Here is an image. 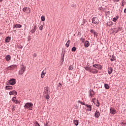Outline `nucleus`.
Wrapping results in <instances>:
<instances>
[{"label": "nucleus", "instance_id": "obj_1", "mask_svg": "<svg viewBox=\"0 0 126 126\" xmlns=\"http://www.w3.org/2000/svg\"><path fill=\"white\" fill-rule=\"evenodd\" d=\"M20 68L18 74L19 75H22V74L25 72V70H26V66H25L23 64H22L20 66Z\"/></svg>", "mask_w": 126, "mask_h": 126}, {"label": "nucleus", "instance_id": "obj_2", "mask_svg": "<svg viewBox=\"0 0 126 126\" xmlns=\"http://www.w3.org/2000/svg\"><path fill=\"white\" fill-rule=\"evenodd\" d=\"M25 110H32L33 109V103L32 102H28L24 105Z\"/></svg>", "mask_w": 126, "mask_h": 126}, {"label": "nucleus", "instance_id": "obj_3", "mask_svg": "<svg viewBox=\"0 0 126 126\" xmlns=\"http://www.w3.org/2000/svg\"><path fill=\"white\" fill-rule=\"evenodd\" d=\"M16 83L15 79H11L8 81L7 85H14Z\"/></svg>", "mask_w": 126, "mask_h": 126}, {"label": "nucleus", "instance_id": "obj_4", "mask_svg": "<svg viewBox=\"0 0 126 126\" xmlns=\"http://www.w3.org/2000/svg\"><path fill=\"white\" fill-rule=\"evenodd\" d=\"M44 96L46 97V99H50V95H49V94L48 93V88H47L44 92Z\"/></svg>", "mask_w": 126, "mask_h": 126}, {"label": "nucleus", "instance_id": "obj_5", "mask_svg": "<svg viewBox=\"0 0 126 126\" xmlns=\"http://www.w3.org/2000/svg\"><path fill=\"white\" fill-rule=\"evenodd\" d=\"M86 70H89L90 72H92V73H94L95 69L93 68L92 67H85Z\"/></svg>", "mask_w": 126, "mask_h": 126}, {"label": "nucleus", "instance_id": "obj_6", "mask_svg": "<svg viewBox=\"0 0 126 126\" xmlns=\"http://www.w3.org/2000/svg\"><path fill=\"white\" fill-rule=\"evenodd\" d=\"M122 29H123L122 27H118V28H114L113 29V30H114L115 33H118V32H119V31H122Z\"/></svg>", "mask_w": 126, "mask_h": 126}, {"label": "nucleus", "instance_id": "obj_7", "mask_svg": "<svg viewBox=\"0 0 126 126\" xmlns=\"http://www.w3.org/2000/svg\"><path fill=\"white\" fill-rule=\"evenodd\" d=\"M23 11L26 13H30L31 12V10L28 7L24 8Z\"/></svg>", "mask_w": 126, "mask_h": 126}, {"label": "nucleus", "instance_id": "obj_8", "mask_svg": "<svg viewBox=\"0 0 126 126\" xmlns=\"http://www.w3.org/2000/svg\"><path fill=\"white\" fill-rule=\"evenodd\" d=\"M116 112L117 110L114 109V108L111 107L110 108V113L111 114V115H115Z\"/></svg>", "mask_w": 126, "mask_h": 126}, {"label": "nucleus", "instance_id": "obj_9", "mask_svg": "<svg viewBox=\"0 0 126 126\" xmlns=\"http://www.w3.org/2000/svg\"><path fill=\"white\" fill-rule=\"evenodd\" d=\"M9 94L16 96V95H17V92H16L15 90H13L9 93Z\"/></svg>", "mask_w": 126, "mask_h": 126}, {"label": "nucleus", "instance_id": "obj_10", "mask_svg": "<svg viewBox=\"0 0 126 126\" xmlns=\"http://www.w3.org/2000/svg\"><path fill=\"white\" fill-rule=\"evenodd\" d=\"M81 105H85L86 106V107H87V108H88V111H91V105H88V104H86L84 102H80Z\"/></svg>", "mask_w": 126, "mask_h": 126}, {"label": "nucleus", "instance_id": "obj_11", "mask_svg": "<svg viewBox=\"0 0 126 126\" xmlns=\"http://www.w3.org/2000/svg\"><path fill=\"white\" fill-rule=\"evenodd\" d=\"M107 70L108 74L110 75L112 74V73H113V70H114V69H113V68L112 67H110L108 68Z\"/></svg>", "mask_w": 126, "mask_h": 126}, {"label": "nucleus", "instance_id": "obj_12", "mask_svg": "<svg viewBox=\"0 0 126 126\" xmlns=\"http://www.w3.org/2000/svg\"><path fill=\"white\" fill-rule=\"evenodd\" d=\"M16 66V65H12L10 66L7 67V69H8L9 70H11L12 69H14V68H15Z\"/></svg>", "mask_w": 126, "mask_h": 126}, {"label": "nucleus", "instance_id": "obj_13", "mask_svg": "<svg viewBox=\"0 0 126 126\" xmlns=\"http://www.w3.org/2000/svg\"><path fill=\"white\" fill-rule=\"evenodd\" d=\"M5 90H12L13 88L11 86H6L5 87Z\"/></svg>", "mask_w": 126, "mask_h": 126}, {"label": "nucleus", "instance_id": "obj_14", "mask_svg": "<svg viewBox=\"0 0 126 126\" xmlns=\"http://www.w3.org/2000/svg\"><path fill=\"white\" fill-rule=\"evenodd\" d=\"M22 27V26L20 24H16L14 25L13 28H21Z\"/></svg>", "mask_w": 126, "mask_h": 126}, {"label": "nucleus", "instance_id": "obj_15", "mask_svg": "<svg viewBox=\"0 0 126 126\" xmlns=\"http://www.w3.org/2000/svg\"><path fill=\"white\" fill-rule=\"evenodd\" d=\"M95 68H97V69H102V66L100 64H95Z\"/></svg>", "mask_w": 126, "mask_h": 126}, {"label": "nucleus", "instance_id": "obj_16", "mask_svg": "<svg viewBox=\"0 0 126 126\" xmlns=\"http://www.w3.org/2000/svg\"><path fill=\"white\" fill-rule=\"evenodd\" d=\"M46 71L45 70H43L41 74V78H44L45 77V75H46Z\"/></svg>", "mask_w": 126, "mask_h": 126}, {"label": "nucleus", "instance_id": "obj_17", "mask_svg": "<svg viewBox=\"0 0 126 126\" xmlns=\"http://www.w3.org/2000/svg\"><path fill=\"white\" fill-rule=\"evenodd\" d=\"M11 59V57H10V55H7L5 57V60L7 62H9Z\"/></svg>", "mask_w": 126, "mask_h": 126}, {"label": "nucleus", "instance_id": "obj_18", "mask_svg": "<svg viewBox=\"0 0 126 126\" xmlns=\"http://www.w3.org/2000/svg\"><path fill=\"white\" fill-rule=\"evenodd\" d=\"M95 118H99L100 117V112L99 111H96L95 113Z\"/></svg>", "mask_w": 126, "mask_h": 126}, {"label": "nucleus", "instance_id": "obj_19", "mask_svg": "<svg viewBox=\"0 0 126 126\" xmlns=\"http://www.w3.org/2000/svg\"><path fill=\"white\" fill-rule=\"evenodd\" d=\"M36 26H35L34 27V29H32L31 31V32L32 33V34H33V33H35V32L36 31V30H37V28H36Z\"/></svg>", "mask_w": 126, "mask_h": 126}, {"label": "nucleus", "instance_id": "obj_20", "mask_svg": "<svg viewBox=\"0 0 126 126\" xmlns=\"http://www.w3.org/2000/svg\"><path fill=\"white\" fill-rule=\"evenodd\" d=\"M9 41H10V37H9V36L6 37L5 38V42L6 43H8V42H9Z\"/></svg>", "mask_w": 126, "mask_h": 126}, {"label": "nucleus", "instance_id": "obj_21", "mask_svg": "<svg viewBox=\"0 0 126 126\" xmlns=\"http://www.w3.org/2000/svg\"><path fill=\"white\" fill-rule=\"evenodd\" d=\"M107 25L108 26H109V27L112 26V25H113V22L112 21H108L107 23Z\"/></svg>", "mask_w": 126, "mask_h": 126}, {"label": "nucleus", "instance_id": "obj_22", "mask_svg": "<svg viewBox=\"0 0 126 126\" xmlns=\"http://www.w3.org/2000/svg\"><path fill=\"white\" fill-rule=\"evenodd\" d=\"M94 91H93V90H91L90 93V96L93 97L94 96Z\"/></svg>", "mask_w": 126, "mask_h": 126}, {"label": "nucleus", "instance_id": "obj_23", "mask_svg": "<svg viewBox=\"0 0 126 126\" xmlns=\"http://www.w3.org/2000/svg\"><path fill=\"white\" fill-rule=\"evenodd\" d=\"M90 44H89V42H88V41H86L85 42V47L86 48H87L89 46Z\"/></svg>", "mask_w": 126, "mask_h": 126}, {"label": "nucleus", "instance_id": "obj_24", "mask_svg": "<svg viewBox=\"0 0 126 126\" xmlns=\"http://www.w3.org/2000/svg\"><path fill=\"white\" fill-rule=\"evenodd\" d=\"M111 62H114V61H116V56L114 55L112 56V58L110 59Z\"/></svg>", "mask_w": 126, "mask_h": 126}, {"label": "nucleus", "instance_id": "obj_25", "mask_svg": "<svg viewBox=\"0 0 126 126\" xmlns=\"http://www.w3.org/2000/svg\"><path fill=\"white\" fill-rule=\"evenodd\" d=\"M69 44H70V41L69 40L65 44L66 48H68L69 47Z\"/></svg>", "mask_w": 126, "mask_h": 126}, {"label": "nucleus", "instance_id": "obj_26", "mask_svg": "<svg viewBox=\"0 0 126 126\" xmlns=\"http://www.w3.org/2000/svg\"><path fill=\"white\" fill-rule=\"evenodd\" d=\"M104 87L105 89H109L110 86H109V85L107 84H104Z\"/></svg>", "mask_w": 126, "mask_h": 126}, {"label": "nucleus", "instance_id": "obj_27", "mask_svg": "<svg viewBox=\"0 0 126 126\" xmlns=\"http://www.w3.org/2000/svg\"><path fill=\"white\" fill-rule=\"evenodd\" d=\"M73 123L75 126H78V120H73Z\"/></svg>", "mask_w": 126, "mask_h": 126}, {"label": "nucleus", "instance_id": "obj_28", "mask_svg": "<svg viewBox=\"0 0 126 126\" xmlns=\"http://www.w3.org/2000/svg\"><path fill=\"white\" fill-rule=\"evenodd\" d=\"M41 21H45V20H46V17H45V16H42L41 17Z\"/></svg>", "mask_w": 126, "mask_h": 126}, {"label": "nucleus", "instance_id": "obj_29", "mask_svg": "<svg viewBox=\"0 0 126 126\" xmlns=\"http://www.w3.org/2000/svg\"><path fill=\"white\" fill-rule=\"evenodd\" d=\"M16 100V97L15 96H14L12 98V101L13 102H14V103H15V102Z\"/></svg>", "mask_w": 126, "mask_h": 126}, {"label": "nucleus", "instance_id": "obj_30", "mask_svg": "<svg viewBox=\"0 0 126 126\" xmlns=\"http://www.w3.org/2000/svg\"><path fill=\"white\" fill-rule=\"evenodd\" d=\"M43 27H44V25L40 26L39 28V30H40V31H42V30H43Z\"/></svg>", "mask_w": 126, "mask_h": 126}, {"label": "nucleus", "instance_id": "obj_31", "mask_svg": "<svg viewBox=\"0 0 126 126\" xmlns=\"http://www.w3.org/2000/svg\"><path fill=\"white\" fill-rule=\"evenodd\" d=\"M69 69L70 70H72L73 69V65H71L69 67Z\"/></svg>", "mask_w": 126, "mask_h": 126}, {"label": "nucleus", "instance_id": "obj_32", "mask_svg": "<svg viewBox=\"0 0 126 126\" xmlns=\"http://www.w3.org/2000/svg\"><path fill=\"white\" fill-rule=\"evenodd\" d=\"M34 126H40V124H39V123H38L37 122H34Z\"/></svg>", "mask_w": 126, "mask_h": 126}, {"label": "nucleus", "instance_id": "obj_33", "mask_svg": "<svg viewBox=\"0 0 126 126\" xmlns=\"http://www.w3.org/2000/svg\"><path fill=\"white\" fill-rule=\"evenodd\" d=\"M72 52H75L76 51V48L75 47H73L71 49Z\"/></svg>", "mask_w": 126, "mask_h": 126}, {"label": "nucleus", "instance_id": "obj_34", "mask_svg": "<svg viewBox=\"0 0 126 126\" xmlns=\"http://www.w3.org/2000/svg\"><path fill=\"white\" fill-rule=\"evenodd\" d=\"M85 39L84 38H83V37H82L81 38H80V41L81 42H82V43H83V42H84L85 41Z\"/></svg>", "mask_w": 126, "mask_h": 126}, {"label": "nucleus", "instance_id": "obj_35", "mask_svg": "<svg viewBox=\"0 0 126 126\" xmlns=\"http://www.w3.org/2000/svg\"><path fill=\"white\" fill-rule=\"evenodd\" d=\"M21 101L20 100H16V101L15 102V104H20Z\"/></svg>", "mask_w": 126, "mask_h": 126}, {"label": "nucleus", "instance_id": "obj_36", "mask_svg": "<svg viewBox=\"0 0 126 126\" xmlns=\"http://www.w3.org/2000/svg\"><path fill=\"white\" fill-rule=\"evenodd\" d=\"M117 20H118V18L114 17L113 18V21H114V22H116Z\"/></svg>", "mask_w": 126, "mask_h": 126}, {"label": "nucleus", "instance_id": "obj_37", "mask_svg": "<svg viewBox=\"0 0 126 126\" xmlns=\"http://www.w3.org/2000/svg\"><path fill=\"white\" fill-rule=\"evenodd\" d=\"M91 33H94V36H95V32L93 30H91Z\"/></svg>", "mask_w": 126, "mask_h": 126}, {"label": "nucleus", "instance_id": "obj_38", "mask_svg": "<svg viewBox=\"0 0 126 126\" xmlns=\"http://www.w3.org/2000/svg\"><path fill=\"white\" fill-rule=\"evenodd\" d=\"M92 22H93V23H94V24H95V19H94V18H93Z\"/></svg>", "mask_w": 126, "mask_h": 126}, {"label": "nucleus", "instance_id": "obj_39", "mask_svg": "<svg viewBox=\"0 0 126 126\" xmlns=\"http://www.w3.org/2000/svg\"><path fill=\"white\" fill-rule=\"evenodd\" d=\"M96 107H99L100 105H99V102H97V103L96 104Z\"/></svg>", "mask_w": 126, "mask_h": 126}, {"label": "nucleus", "instance_id": "obj_40", "mask_svg": "<svg viewBox=\"0 0 126 126\" xmlns=\"http://www.w3.org/2000/svg\"><path fill=\"white\" fill-rule=\"evenodd\" d=\"M114 1H115V2H118L120 1V0H114Z\"/></svg>", "mask_w": 126, "mask_h": 126}, {"label": "nucleus", "instance_id": "obj_41", "mask_svg": "<svg viewBox=\"0 0 126 126\" xmlns=\"http://www.w3.org/2000/svg\"><path fill=\"white\" fill-rule=\"evenodd\" d=\"M33 57H34V58H36V57H37V54H33Z\"/></svg>", "mask_w": 126, "mask_h": 126}, {"label": "nucleus", "instance_id": "obj_42", "mask_svg": "<svg viewBox=\"0 0 126 126\" xmlns=\"http://www.w3.org/2000/svg\"><path fill=\"white\" fill-rule=\"evenodd\" d=\"M94 100H95V99L94 98H93V102L94 103V104H95V101H94Z\"/></svg>", "mask_w": 126, "mask_h": 126}, {"label": "nucleus", "instance_id": "obj_43", "mask_svg": "<svg viewBox=\"0 0 126 126\" xmlns=\"http://www.w3.org/2000/svg\"><path fill=\"white\" fill-rule=\"evenodd\" d=\"M122 6H125V4H124V3H122Z\"/></svg>", "mask_w": 126, "mask_h": 126}, {"label": "nucleus", "instance_id": "obj_44", "mask_svg": "<svg viewBox=\"0 0 126 126\" xmlns=\"http://www.w3.org/2000/svg\"><path fill=\"white\" fill-rule=\"evenodd\" d=\"M124 12H125V13H126V8L125 9V10H124Z\"/></svg>", "mask_w": 126, "mask_h": 126}, {"label": "nucleus", "instance_id": "obj_45", "mask_svg": "<svg viewBox=\"0 0 126 126\" xmlns=\"http://www.w3.org/2000/svg\"><path fill=\"white\" fill-rule=\"evenodd\" d=\"M95 73H97V72H98V70H95Z\"/></svg>", "mask_w": 126, "mask_h": 126}, {"label": "nucleus", "instance_id": "obj_46", "mask_svg": "<svg viewBox=\"0 0 126 126\" xmlns=\"http://www.w3.org/2000/svg\"><path fill=\"white\" fill-rule=\"evenodd\" d=\"M123 125H124V126H125L126 125V123H122Z\"/></svg>", "mask_w": 126, "mask_h": 126}, {"label": "nucleus", "instance_id": "obj_47", "mask_svg": "<svg viewBox=\"0 0 126 126\" xmlns=\"http://www.w3.org/2000/svg\"><path fill=\"white\" fill-rule=\"evenodd\" d=\"M2 2V0H0V2Z\"/></svg>", "mask_w": 126, "mask_h": 126}, {"label": "nucleus", "instance_id": "obj_48", "mask_svg": "<svg viewBox=\"0 0 126 126\" xmlns=\"http://www.w3.org/2000/svg\"><path fill=\"white\" fill-rule=\"evenodd\" d=\"M78 103H81V102H80V101H78Z\"/></svg>", "mask_w": 126, "mask_h": 126}, {"label": "nucleus", "instance_id": "obj_49", "mask_svg": "<svg viewBox=\"0 0 126 126\" xmlns=\"http://www.w3.org/2000/svg\"><path fill=\"white\" fill-rule=\"evenodd\" d=\"M74 7H76V5H75Z\"/></svg>", "mask_w": 126, "mask_h": 126}, {"label": "nucleus", "instance_id": "obj_50", "mask_svg": "<svg viewBox=\"0 0 126 126\" xmlns=\"http://www.w3.org/2000/svg\"><path fill=\"white\" fill-rule=\"evenodd\" d=\"M95 24H98V23H97V22H96V23H95Z\"/></svg>", "mask_w": 126, "mask_h": 126}, {"label": "nucleus", "instance_id": "obj_51", "mask_svg": "<svg viewBox=\"0 0 126 126\" xmlns=\"http://www.w3.org/2000/svg\"><path fill=\"white\" fill-rule=\"evenodd\" d=\"M94 66H95V65H93V67H94Z\"/></svg>", "mask_w": 126, "mask_h": 126}, {"label": "nucleus", "instance_id": "obj_52", "mask_svg": "<svg viewBox=\"0 0 126 126\" xmlns=\"http://www.w3.org/2000/svg\"><path fill=\"white\" fill-rule=\"evenodd\" d=\"M13 111H14V109H13Z\"/></svg>", "mask_w": 126, "mask_h": 126}, {"label": "nucleus", "instance_id": "obj_53", "mask_svg": "<svg viewBox=\"0 0 126 126\" xmlns=\"http://www.w3.org/2000/svg\"><path fill=\"white\" fill-rule=\"evenodd\" d=\"M62 62H63V60H62Z\"/></svg>", "mask_w": 126, "mask_h": 126}, {"label": "nucleus", "instance_id": "obj_54", "mask_svg": "<svg viewBox=\"0 0 126 126\" xmlns=\"http://www.w3.org/2000/svg\"><path fill=\"white\" fill-rule=\"evenodd\" d=\"M125 125H126V122L125 123Z\"/></svg>", "mask_w": 126, "mask_h": 126}]
</instances>
